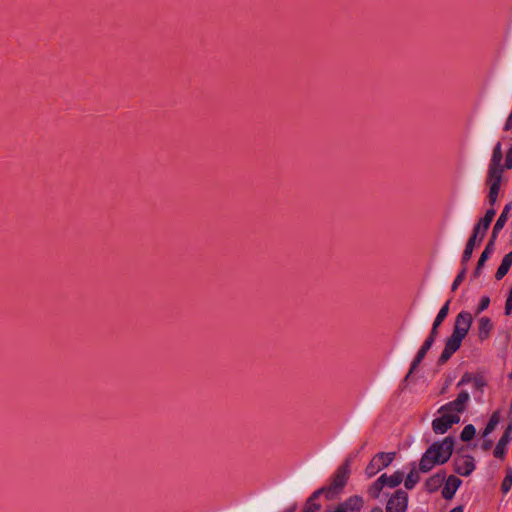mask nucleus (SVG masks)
I'll return each mask as SVG.
<instances>
[{"label":"nucleus","mask_w":512,"mask_h":512,"mask_svg":"<svg viewBox=\"0 0 512 512\" xmlns=\"http://www.w3.org/2000/svg\"><path fill=\"white\" fill-rule=\"evenodd\" d=\"M440 325H436V323L433 322L432 324V328H431V331H430V334L429 336L426 338V339H431V343H434L436 337H437V334H438V328H439Z\"/></svg>","instance_id":"nucleus-34"},{"label":"nucleus","mask_w":512,"mask_h":512,"mask_svg":"<svg viewBox=\"0 0 512 512\" xmlns=\"http://www.w3.org/2000/svg\"><path fill=\"white\" fill-rule=\"evenodd\" d=\"M433 343H431V339H426L421 346V348L418 350L415 358L413 359L411 363L410 370L408 374L406 375V379L414 372V370L419 366V364L422 362V360L425 358L427 352L432 347Z\"/></svg>","instance_id":"nucleus-14"},{"label":"nucleus","mask_w":512,"mask_h":512,"mask_svg":"<svg viewBox=\"0 0 512 512\" xmlns=\"http://www.w3.org/2000/svg\"><path fill=\"white\" fill-rule=\"evenodd\" d=\"M472 382L476 389H482L486 385V382L482 376H474Z\"/></svg>","instance_id":"nucleus-32"},{"label":"nucleus","mask_w":512,"mask_h":512,"mask_svg":"<svg viewBox=\"0 0 512 512\" xmlns=\"http://www.w3.org/2000/svg\"><path fill=\"white\" fill-rule=\"evenodd\" d=\"M449 512H463V508L461 506H457L451 509Z\"/></svg>","instance_id":"nucleus-37"},{"label":"nucleus","mask_w":512,"mask_h":512,"mask_svg":"<svg viewBox=\"0 0 512 512\" xmlns=\"http://www.w3.org/2000/svg\"><path fill=\"white\" fill-rule=\"evenodd\" d=\"M474 376L471 373H464L460 379V381L457 383V386L460 387L462 385L468 384L473 381Z\"/></svg>","instance_id":"nucleus-31"},{"label":"nucleus","mask_w":512,"mask_h":512,"mask_svg":"<svg viewBox=\"0 0 512 512\" xmlns=\"http://www.w3.org/2000/svg\"><path fill=\"white\" fill-rule=\"evenodd\" d=\"M512 487V469L508 471L507 475L502 481L501 490L504 494H507Z\"/></svg>","instance_id":"nucleus-29"},{"label":"nucleus","mask_w":512,"mask_h":512,"mask_svg":"<svg viewBox=\"0 0 512 512\" xmlns=\"http://www.w3.org/2000/svg\"><path fill=\"white\" fill-rule=\"evenodd\" d=\"M351 473L350 460H346L335 471L329 486L321 487L326 499H334L345 487Z\"/></svg>","instance_id":"nucleus-3"},{"label":"nucleus","mask_w":512,"mask_h":512,"mask_svg":"<svg viewBox=\"0 0 512 512\" xmlns=\"http://www.w3.org/2000/svg\"><path fill=\"white\" fill-rule=\"evenodd\" d=\"M466 273H467V266H463L461 271L458 273V275L456 276V278L454 279V281L451 285L452 292L456 291L457 288L459 287V285L463 282V280L466 277Z\"/></svg>","instance_id":"nucleus-27"},{"label":"nucleus","mask_w":512,"mask_h":512,"mask_svg":"<svg viewBox=\"0 0 512 512\" xmlns=\"http://www.w3.org/2000/svg\"><path fill=\"white\" fill-rule=\"evenodd\" d=\"M490 304V298L488 296H482L480 299V302L478 304V307L476 309V314H480L484 310H486L489 307Z\"/></svg>","instance_id":"nucleus-30"},{"label":"nucleus","mask_w":512,"mask_h":512,"mask_svg":"<svg viewBox=\"0 0 512 512\" xmlns=\"http://www.w3.org/2000/svg\"><path fill=\"white\" fill-rule=\"evenodd\" d=\"M483 267H484V266H479V263H477L476 269H475V271H474V273H473V276H474L475 278H477V277H479V276H480V274H481V271H482V268H483Z\"/></svg>","instance_id":"nucleus-36"},{"label":"nucleus","mask_w":512,"mask_h":512,"mask_svg":"<svg viewBox=\"0 0 512 512\" xmlns=\"http://www.w3.org/2000/svg\"><path fill=\"white\" fill-rule=\"evenodd\" d=\"M470 400V395L467 391H461L455 400L441 406L438 412L453 413L459 415L464 412Z\"/></svg>","instance_id":"nucleus-7"},{"label":"nucleus","mask_w":512,"mask_h":512,"mask_svg":"<svg viewBox=\"0 0 512 512\" xmlns=\"http://www.w3.org/2000/svg\"><path fill=\"white\" fill-rule=\"evenodd\" d=\"M494 250H495V240L490 238V240L488 241L484 251L482 252V254L478 260L479 266L485 265V262L489 259V257L494 252Z\"/></svg>","instance_id":"nucleus-23"},{"label":"nucleus","mask_w":512,"mask_h":512,"mask_svg":"<svg viewBox=\"0 0 512 512\" xmlns=\"http://www.w3.org/2000/svg\"><path fill=\"white\" fill-rule=\"evenodd\" d=\"M512 310V288L510 289L509 295L505 303V314L509 315Z\"/></svg>","instance_id":"nucleus-35"},{"label":"nucleus","mask_w":512,"mask_h":512,"mask_svg":"<svg viewBox=\"0 0 512 512\" xmlns=\"http://www.w3.org/2000/svg\"><path fill=\"white\" fill-rule=\"evenodd\" d=\"M370 512H383V510L380 507H374Z\"/></svg>","instance_id":"nucleus-38"},{"label":"nucleus","mask_w":512,"mask_h":512,"mask_svg":"<svg viewBox=\"0 0 512 512\" xmlns=\"http://www.w3.org/2000/svg\"><path fill=\"white\" fill-rule=\"evenodd\" d=\"M408 507V494L397 490L387 501L386 512H406Z\"/></svg>","instance_id":"nucleus-9"},{"label":"nucleus","mask_w":512,"mask_h":512,"mask_svg":"<svg viewBox=\"0 0 512 512\" xmlns=\"http://www.w3.org/2000/svg\"><path fill=\"white\" fill-rule=\"evenodd\" d=\"M511 440H512V423L506 427L503 435L501 436L498 443L496 444V447L493 451V454L496 458L501 459L504 457V455L506 453L507 445L511 442Z\"/></svg>","instance_id":"nucleus-11"},{"label":"nucleus","mask_w":512,"mask_h":512,"mask_svg":"<svg viewBox=\"0 0 512 512\" xmlns=\"http://www.w3.org/2000/svg\"><path fill=\"white\" fill-rule=\"evenodd\" d=\"M489 447V444L488 443H485V446L484 448L487 449Z\"/></svg>","instance_id":"nucleus-39"},{"label":"nucleus","mask_w":512,"mask_h":512,"mask_svg":"<svg viewBox=\"0 0 512 512\" xmlns=\"http://www.w3.org/2000/svg\"><path fill=\"white\" fill-rule=\"evenodd\" d=\"M496 211L494 209H488L483 218L475 225L472 235L479 238V242L484 238L486 231L488 230Z\"/></svg>","instance_id":"nucleus-10"},{"label":"nucleus","mask_w":512,"mask_h":512,"mask_svg":"<svg viewBox=\"0 0 512 512\" xmlns=\"http://www.w3.org/2000/svg\"><path fill=\"white\" fill-rule=\"evenodd\" d=\"M475 434H476V429H475L474 425L468 424L463 428V430L460 434V439L464 442H468L474 438Z\"/></svg>","instance_id":"nucleus-25"},{"label":"nucleus","mask_w":512,"mask_h":512,"mask_svg":"<svg viewBox=\"0 0 512 512\" xmlns=\"http://www.w3.org/2000/svg\"><path fill=\"white\" fill-rule=\"evenodd\" d=\"M477 240L479 241V238L476 237L475 235H471L470 238L468 239L461 258L462 266H467V263L471 259Z\"/></svg>","instance_id":"nucleus-18"},{"label":"nucleus","mask_w":512,"mask_h":512,"mask_svg":"<svg viewBox=\"0 0 512 512\" xmlns=\"http://www.w3.org/2000/svg\"><path fill=\"white\" fill-rule=\"evenodd\" d=\"M473 322L472 314L461 311L455 318L453 332L446 340L445 347L438 359V364H445L451 356L460 348L463 339L467 336Z\"/></svg>","instance_id":"nucleus-2"},{"label":"nucleus","mask_w":512,"mask_h":512,"mask_svg":"<svg viewBox=\"0 0 512 512\" xmlns=\"http://www.w3.org/2000/svg\"><path fill=\"white\" fill-rule=\"evenodd\" d=\"M419 481V476L417 474V472H415L414 470H412L406 477L405 479V482H404V485L407 489H412L414 488V486L418 483Z\"/></svg>","instance_id":"nucleus-28"},{"label":"nucleus","mask_w":512,"mask_h":512,"mask_svg":"<svg viewBox=\"0 0 512 512\" xmlns=\"http://www.w3.org/2000/svg\"><path fill=\"white\" fill-rule=\"evenodd\" d=\"M380 477H384V484L390 488H395L401 484L404 478L403 472L396 471L392 475L382 474Z\"/></svg>","instance_id":"nucleus-20"},{"label":"nucleus","mask_w":512,"mask_h":512,"mask_svg":"<svg viewBox=\"0 0 512 512\" xmlns=\"http://www.w3.org/2000/svg\"><path fill=\"white\" fill-rule=\"evenodd\" d=\"M395 458V452H379L369 462L365 469L367 477L371 478L388 467Z\"/></svg>","instance_id":"nucleus-5"},{"label":"nucleus","mask_w":512,"mask_h":512,"mask_svg":"<svg viewBox=\"0 0 512 512\" xmlns=\"http://www.w3.org/2000/svg\"><path fill=\"white\" fill-rule=\"evenodd\" d=\"M494 328L493 322L489 317L482 316L477 320V335L480 341L487 340Z\"/></svg>","instance_id":"nucleus-13"},{"label":"nucleus","mask_w":512,"mask_h":512,"mask_svg":"<svg viewBox=\"0 0 512 512\" xmlns=\"http://www.w3.org/2000/svg\"><path fill=\"white\" fill-rule=\"evenodd\" d=\"M293 511H294V508L287 510V512H293Z\"/></svg>","instance_id":"nucleus-41"},{"label":"nucleus","mask_w":512,"mask_h":512,"mask_svg":"<svg viewBox=\"0 0 512 512\" xmlns=\"http://www.w3.org/2000/svg\"><path fill=\"white\" fill-rule=\"evenodd\" d=\"M455 440L447 436L443 440L432 443L423 453L419 461V471L427 473L437 465L445 464L452 456Z\"/></svg>","instance_id":"nucleus-1"},{"label":"nucleus","mask_w":512,"mask_h":512,"mask_svg":"<svg viewBox=\"0 0 512 512\" xmlns=\"http://www.w3.org/2000/svg\"><path fill=\"white\" fill-rule=\"evenodd\" d=\"M445 479L446 474L443 471L429 477L425 483L427 490L430 492L436 491L445 482Z\"/></svg>","instance_id":"nucleus-16"},{"label":"nucleus","mask_w":512,"mask_h":512,"mask_svg":"<svg viewBox=\"0 0 512 512\" xmlns=\"http://www.w3.org/2000/svg\"><path fill=\"white\" fill-rule=\"evenodd\" d=\"M504 168L503 166L488 165L486 183L489 186L488 200L494 205L500 190Z\"/></svg>","instance_id":"nucleus-4"},{"label":"nucleus","mask_w":512,"mask_h":512,"mask_svg":"<svg viewBox=\"0 0 512 512\" xmlns=\"http://www.w3.org/2000/svg\"><path fill=\"white\" fill-rule=\"evenodd\" d=\"M322 494L323 489L314 491L312 495L307 499L302 512H318L321 508V505L316 503L315 500Z\"/></svg>","instance_id":"nucleus-19"},{"label":"nucleus","mask_w":512,"mask_h":512,"mask_svg":"<svg viewBox=\"0 0 512 512\" xmlns=\"http://www.w3.org/2000/svg\"><path fill=\"white\" fill-rule=\"evenodd\" d=\"M384 477H379L376 481H374L368 488L367 493L368 495L373 498L377 499L379 498L382 489L384 488Z\"/></svg>","instance_id":"nucleus-21"},{"label":"nucleus","mask_w":512,"mask_h":512,"mask_svg":"<svg viewBox=\"0 0 512 512\" xmlns=\"http://www.w3.org/2000/svg\"><path fill=\"white\" fill-rule=\"evenodd\" d=\"M510 209H511V204L505 205L502 213L498 217V219H497V221H496V223H495V225L493 227L492 234H491V237H490L491 239L496 241L498 233L503 229V227L505 226V224L507 222L508 213H509Z\"/></svg>","instance_id":"nucleus-15"},{"label":"nucleus","mask_w":512,"mask_h":512,"mask_svg":"<svg viewBox=\"0 0 512 512\" xmlns=\"http://www.w3.org/2000/svg\"><path fill=\"white\" fill-rule=\"evenodd\" d=\"M449 305H450V300H448L439 310L436 318L434 319V323H436V325H441L442 322L445 320V318L447 317L448 313H449Z\"/></svg>","instance_id":"nucleus-26"},{"label":"nucleus","mask_w":512,"mask_h":512,"mask_svg":"<svg viewBox=\"0 0 512 512\" xmlns=\"http://www.w3.org/2000/svg\"><path fill=\"white\" fill-rule=\"evenodd\" d=\"M499 421H500L499 412L498 411L493 412V414L491 415V417L483 431V436L485 437V436H488L489 434H491L495 430Z\"/></svg>","instance_id":"nucleus-24"},{"label":"nucleus","mask_w":512,"mask_h":512,"mask_svg":"<svg viewBox=\"0 0 512 512\" xmlns=\"http://www.w3.org/2000/svg\"><path fill=\"white\" fill-rule=\"evenodd\" d=\"M475 460L471 455H458L453 460L455 473L461 476H469L475 470Z\"/></svg>","instance_id":"nucleus-8"},{"label":"nucleus","mask_w":512,"mask_h":512,"mask_svg":"<svg viewBox=\"0 0 512 512\" xmlns=\"http://www.w3.org/2000/svg\"><path fill=\"white\" fill-rule=\"evenodd\" d=\"M511 266H512V251H510L503 257L502 262L496 271L495 278L497 280H501L508 273Z\"/></svg>","instance_id":"nucleus-17"},{"label":"nucleus","mask_w":512,"mask_h":512,"mask_svg":"<svg viewBox=\"0 0 512 512\" xmlns=\"http://www.w3.org/2000/svg\"><path fill=\"white\" fill-rule=\"evenodd\" d=\"M502 159H503L502 145L500 142H497L493 148L489 165L502 166Z\"/></svg>","instance_id":"nucleus-22"},{"label":"nucleus","mask_w":512,"mask_h":512,"mask_svg":"<svg viewBox=\"0 0 512 512\" xmlns=\"http://www.w3.org/2000/svg\"><path fill=\"white\" fill-rule=\"evenodd\" d=\"M440 417L435 418L432 421V429L436 434L446 433L453 424L460 421V416L453 413L439 412Z\"/></svg>","instance_id":"nucleus-6"},{"label":"nucleus","mask_w":512,"mask_h":512,"mask_svg":"<svg viewBox=\"0 0 512 512\" xmlns=\"http://www.w3.org/2000/svg\"><path fill=\"white\" fill-rule=\"evenodd\" d=\"M462 481L458 477L454 475H450L447 479H445V484L442 489V497L446 500H450L454 497L456 491L461 486Z\"/></svg>","instance_id":"nucleus-12"},{"label":"nucleus","mask_w":512,"mask_h":512,"mask_svg":"<svg viewBox=\"0 0 512 512\" xmlns=\"http://www.w3.org/2000/svg\"><path fill=\"white\" fill-rule=\"evenodd\" d=\"M489 447V444L488 443H485V446L484 448L487 449Z\"/></svg>","instance_id":"nucleus-40"},{"label":"nucleus","mask_w":512,"mask_h":512,"mask_svg":"<svg viewBox=\"0 0 512 512\" xmlns=\"http://www.w3.org/2000/svg\"><path fill=\"white\" fill-rule=\"evenodd\" d=\"M503 168H506V169H511L512 168V144H511V147L509 148V150L506 153V159H505V164H504Z\"/></svg>","instance_id":"nucleus-33"}]
</instances>
